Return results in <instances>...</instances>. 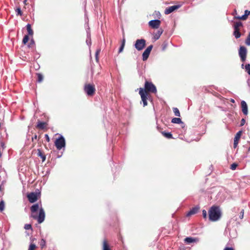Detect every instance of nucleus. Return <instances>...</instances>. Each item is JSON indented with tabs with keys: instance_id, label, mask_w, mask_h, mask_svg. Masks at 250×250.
I'll use <instances>...</instances> for the list:
<instances>
[{
	"instance_id": "obj_39",
	"label": "nucleus",
	"mask_w": 250,
	"mask_h": 250,
	"mask_svg": "<svg viewBox=\"0 0 250 250\" xmlns=\"http://www.w3.org/2000/svg\"><path fill=\"white\" fill-rule=\"evenodd\" d=\"M244 215V209H242L240 212L239 217L240 219H243Z\"/></svg>"
},
{
	"instance_id": "obj_32",
	"label": "nucleus",
	"mask_w": 250,
	"mask_h": 250,
	"mask_svg": "<svg viewBox=\"0 0 250 250\" xmlns=\"http://www.w3.org/2000/svg\"><path fill=\"white\" fill-rule=\"evenodd\" d=\"M245 70L250 75V64H245Z\"/></svg>"
},
{
	"instance_id": "obj_19",
	"label": "nucleus",
	"mask_w": 250,
	"mask_h": 250,
	"mask_svg": "<svg viewBox=\"0 0 250 250\" xmlns=\"http://www.w3.org/2000/svg\"><path fill=\"white\" fill-rule=\"evenodd\" d=\"M234 31L233 34L236 38H239L241 37V34L240 32V28H236L235 26H233Z\"/></svg>"
},
{
	"instance_id": "obj_23",
	"label": "nucleus",
	"mask_w": 250,
	"mask_h": 250,
	"mask_svg": "<svg viewBox=\"0 0 250 250\" xmlns=\"http://www.w3.org/2000/svg\"><path fill=\"white\" fill-rule=\"evenodd\" d=\"M172 123L181 124L182 123V120L180 118H173L171 120Z\"/></svg>"
},
{
	"instance_id": "obj_35",
	"label": "nucleus",
	"mask_w": 250,
	"mask_h": 250,
	"mask_svg": "<svg viewBox=\"0 0 250 250\" xmlns=\"http://www.w3.org/2000/svg\"><path fill=\"white\" fill-rule=\"evenodd\" d=\"M238 166V164L236 163H233L231 165L230 168L232 170L236 169L237 167Z\"/></svg>"
},
{
	"instance_id": "obj_31",
	"label": "nucleus",
	"mask_w": 250,
	"mask_h": 250,
	"mask_svg": "<svg viewBox=\"0 0 250 250\" xmlns=\"http://www.w3.org/2000/svg\"><path fill=\"white\" fill-rule=\"evenodd\" d=\"M101 49H98L96 51V53H95V58H96V61H99V54L101 52Z\"/></svg>"
},
{
	"instance_id": "obj_28",
	"label": "nucleus",
	"mask_w": 250,
	"mask_h": 250,
	"mask_svg": "<svg viewBox=\"0 0 250 250\" xmlns=\"http://www.w3.org/2000/svg\"><path fill=\"white\" fill-rule=\"evenodd\" d=\"M243 26V24L242 22L238 21V22H234L233 26H235L236 28H240L241 26Z\"/></svg>"
},
{
	"instance_id": "obj_7",
	"label": "nucleus",
	"mask_w": 250,
	"mask_h": 250,
	"mask_svg": "<svg viewBox=\"0 0 250 250\" xmlns=\"http://www.w3.org/2000/svg\"><path fill=\"white\" fill-rule=\"evenodd\" d=\"M65 139L62 136H61L59 138L57 139L55 142V145L58 150H61L63 147L65 146Z\"/></svg>"
},
{
	"instance_id": "obj_11",
	"label": "nucleus",
	"mask_w": 250,
	"mask_h": 250,
	"mask_svg": "<svg viewBox=\"0 0 250 250\" xmlns=\"http://www.w3.org/2000/svg\"><path fill=\"white\" fill-rule=\"evenodd\" d=\"M179 7L180 6H179V5H174V6L168 7L165 9L164 13L166 15L169 14V13L173 12V11L175 10H176V9L179 8Z\"/></svg>"
},
{
	"instance_id": "obj_36",
	"label": "nucleus",
	"mask_w": 250,
	"mask_h": 250,
	"mask_svg": "<svg viewBox=\"0 0 250 250\" xmlns=\"http://www.w3.org/2000/svg\"><path fill=\"white\" fill-rule=\"evenodd\" d=\"M45 244H46L45 240H44V239H42L40 244L41 248H42V249L44 247V246H45Z\"/></svg>"
},
{
	"instance_id": "obj_21",
	"label": "nucleus",
	"mask_w": 250,
	"mask_h": 250,
	"mask_svg": "<svg viewBox=\"0 0 250 250\" xmlns=\"http://www.w3.org/2000/svg\"><path fill=\"white\" fill-rule=\"evenodd\" d=\"M162 134L167 139H173V135L170 132H166V131H162Z\"/></svg>"
},
{
	"instance_id": "obj_38",
	"label": "nucleus",
	"mask_w": 250,
	"mask_h": 250,
	"mask_svg": "<svg viewBox=\"0 0 250 250\" xmlns=\"http://www.w3.org/2000/svg\"><path fill=\"white\" fill-rule=\"evenodd\" d=\"M24 229L26 230H29V229H32V225L31 224H25L24 226Z\"/></svg>"
},
{
	"instance_id": "obj_8",
	"label": "nucleus",
	"mask_w": 250,
	"mask_h": 250,
	"mask_svg": "<svg viewBox=\"0 0 250 250\" xmlns=\"http://www.w3.org/2000/svg\"><path fill=\"white\" fill-rule=\"evenodd\" d=\"M153 47V45H150L144 51L143 55H142L143 61H146L147 60Z\"/></svg>"
},
{
	"instance_id": "obj_50",
	"label": "nucleus",
	"mask_w": 250,
	"mask_h": 250,
	"mask_svg": "<svg viewBox=\"0 0 250 250\" xmlns=\"http://www.w3.org/2000/svg\"><path fill=\"white\" fill-rule=\"evenodd\" d=\"M1 190V187L0 186V191Z\"/></svg>"
},
{
	"instance_id": "obj_33",
	"label": "nucleus",
	"mask_w": 250,
	"mask_h": 250,
	"mask_svg": "<svg viewBox=\"0 0 250 250\" xmlns=\"http://www.w3.org/2000/svg\"><path fill=\"white\" fill-rule=\"evenodd\" d=\"M37 248V246L35 244H30L28 250H35Z\"/></svg>"
},
{
	"instance_id": "obj_46",
	"label": "nucleus",
	"mask_w": 250,
	"mask_h": 250,
	"mask_svg": "<svg viewBox=\"0 0 250 250\" xmlns=\"http://www.w3.org/2000/svg\"><path fill=\"white\" fill-rule=\"evenodd\" d=\"M23 3H25V4H27V0H24L23 1Z\"/></svg>"
},
{
	"instance_id": "obj_26",
	"label": "nucleus",
	"mask_w": 250,
	"mask_h": 250,
	"mask_svg": "<svg viewBox=\"0 0 250 250\" xmlns=\"http://www.w3.org/2000/svg\"><path fill=\"white\" fill-rule=\"evenodd\" d=\"M242 131H239L236 134L234 139L235 140L237 141V143H239V139L242 135Z\"/></svg>"
},
{
	"instance_id": "obj_2",
	"label": "nucleus",
	"mask_w": 250,
	"mask_h": 250,
	"mask_svg": "<svg viewBox=\"0 0 250 250\" xmlns=\"http://www.w3.org/2000/svg\"><path fill=\"white\" fill-rule=\"evenodd\" d=\"M31 212L30 217L36 219L38 223H42L44 221L45 213L42 208H40L38 204H33L30 208Z\"/></svg>"
},
{
	"instance_id": "obj_5",
	"label": "nucleus",
	"mask_w": 250,
	"mask_h": 250,
	"mask_svg": "<svg viewBox=\"0 0 250 250\" xmlns=\"http://www.w3.org/2000/svg\"><path fill=\"white\" fill-rule=\"evenodd\" d=\"M146 41L145 39H137L134 44V47L138 51L142 50L145 47Z\"/></svg>"
},
{
	"instance_id": "obj_47",
	"label": "nucleus",
	"mask_w": 250,
	"mask_h": 250,
	"mask_svg": "<svg viewBox=\"0 0 250 250\" xmlns=\"http://www.w3.org/2000/svg\"><path fill=\"white\" fill-rule=\"evenodd\" d=\"M230 102L232 103H234V100H233V99H231Z\"/></svg>"
},
{
	"instance_id": "obj_49",
	"label": "nucleus",
	"mask_w": 250,
	"mask_h": 250,
	"mask_svg": "<svg viewBox=\"0 0 250 250\" xmlns=\"http://www.w3.org/2000/svg\"><path fill=\"white\" fill-rule=\"evenodd\" d=\"M248 150H249V151L250 150V146L249 147Z\"/></svg>"
},
{
	"instance_id": "obj_15",
	"label": "nucleus",
	"mask_w": 250,
	"mask_h": 250,
	"mask_svg": "<svg viewBox=\"0 0 250 250\" xmlns=\"http://www.w3.org/2000/svg\"><path fill=\"white\" fill-rule=\"evenodd\" d=\"M47 125V124L45 122L38 121L36 127L38 129H45Z\"/></svg>"
},
{
	"instance_id": "obj_45",
	"label": "nucleus",
	"mask_w": 250,
	"mask_h": 250,
	"mask_svg": "<svg viewBox=\"0 0 250 250\" xmlns=\"http://www.w3.org/2000/svg\"><path fill=\"white\" fill-rule=\"evenodd\" d=\"M37 139V135L36 134L34 135L33 137L32 138V141H33L34 139Z\"/></svg>"
},
{
	"instance_id": "obj_17",
	"label": "nucleus",
	"mask_w": 250,
	"mask_h": 250,
	"mask_svg": "<svg viewBox=\"0 0 250 250\" xmlns=\"http://www.w3.org/2000/svg\"><path fill=\"white\" fill-rule=\"evenodd\" d=\"M164 32V30L162 29V28H159V30L157 32H156L154 34V38L155 40H158L161 36V35H162L163 33Z\"/></svg>"
},
{
	"instance_id": "obj_1",
	"label": "nucleus",
	"mask_w": 250,
	"mask_h": 250,
	"mask_svg": "<svg viewBox=\"0 0 250 250\" xmlns=\"http://www.w3.org/2000/svg\"><path fill=\"white\" fill-rule=\"evenodd\" d=\"M157 90L155 85L151 82L147 81H145V87H140L139 88V93L141 96L143 102L144 106L147 104V100L150 96V93H156Z\"/></svg>"
},
{
	"instance_id": "obj_27",
	"label": "nucleus",
	"mask_w": 250,
	"mask_h": 250,
	"mask_svg": "<svg viewBox=\"0 0 250 250\" xmlns=\"http://www.w3.org/2000/svg\"><path fill=\"white\" fill-rule=\"evenodd\" d=\"M173 111L174 112V114L176 116H180V112L178 108L174 107L173 108Z\"/></svg>"
},
{
	"instance_id": "obj_12",
	"label": "nucleus",
	"mask_w": 250,
	"mask_h": 250,
	"mask_svg": "<svg viewBox=\"0 0 250 250\" xmlns=\"http://www.w3.org/2000/svg\"><path fill=\"white\" fill-rule=\"evenodd\" d=\"M235 16L234 17V19H240L241 20H246L248 15H250V11L246 10L245 11V13L242 16H236V11L235 10Z\"/></svg>"
},
{
	"instance_id": "obj_22",
	"label": "nucleus",
	"mask_w": 250,
	"mask_h": 250,
	"mask_svg": "<svg viewBox=\"0 0 250 250\" xmlns=\"http://www.w3.org/2000/svg\"><path fill=\"white\" fill-rule=\"evenodd\" d=\"M26 29L28 31V35L32 36L34 34L33 29H32L30 24H27L26 25Z\"/></svg>"
},
{
	"instance_id": "obj_25",
	"label": "nucleus",
	"mask_w": 250,
	"mask_h": 250,
	"mask_svg": "<svg viewBox=\"0 0 250 250\" xmlns=\"http://www.w3.org/2000/svg\"><path fill=\"white\" fill-rule=\"evenodd\" d=\"M125 39H123V41L122 42L121 45L119 49V53H121L124 50V48L125 46Z\"/></svg>"
},
{
	"instance_id": "obj_24",
	"label": "nucleus",
	"mask_w": 250,
	"mask_h": 250,
	"mask_svg": "<svg viewBox=\"0 0 250 250\" xmlns=\"http://www.w3.org/2000/svg\"><path fill=\"white\" fill-rule=\"evenodd\" d=\"M36 75L37 76V81L41 83L43 80L44 77L43 75L41 73H36Z\"/></svg>"
},
{
	"instance_id": "obj_34",
	"label": "nucleus",
	"mask_w": 250,
	"mask_h": 250,
	"mask_svg": "<svg viewBox=\"0 0 250 250\" xmlns=\"http://www.w3.org/2000/svg\"><path fill=\"white\" fill-rule=\"evenodd\" d=\"M245 43L248 45H250V32L245 40Z\"/></svg>"
},
{
	"instance_id": "obj_41",
	"label": "nucleus",
	"mask_w": 250,
	"mask_h": 250,
	"mask_svg": "<svg viewBox=\"0 0 250 250\" xmlns=\"http://www.w3.org/2000/svg\"><path fill=\"white\" fill-rule=\"evenodd\" d=\"M238 143H237V141H236L235 140V139L234 138V143H233V147L235 148H236L237 145H238Z\"/></svg>"
},
{
	"instance_id": "obj_30",
	"label": "nucleus",
	"mask_w": 250,
	"mask_h": 250,
	"mask_svg": "<svg viewBox=\"0 0 250 250\" xmlns=\"http://www.w3.org/2000/svg\"><path fill=\"white\" fill-rule=\"evenodd\" d=\"M29 40V36L25 35L22 40V43L23 44L27 43V42H28Z\"/></svg>"
},
{
	"instance_id": "obj_37",
	"label": "nucleus",
	"mask_w": 250,
	"mask_h": 250,
	"mask_svg": "<svg viewBox=\"0 0 250 250\" xmlns=\"http://www.w3.org/2000/svg\"><path fill=\"white\" fill-rule=\"evenodd\" d=\"M203 217L204 219H207L208 217L207 211L205 210V209H203L202 210Z\"/></svg>"
},
{
	"instance_id": "obj_6",
	"label": "nucleus",
	"mask_w": 250,
	"mask_h": 250,
	"mask_svg": "<svg viewBox=\"0 0 250 250\" xmlns=\"http://www.w3.org/2000/svg\"><path fill=\"white\" fill-rule=\"evenodd\" d=\"M248 50L246 47L245 46H240V49L238 51L239 56L241 59V61L242 62H245L247 55Z\"/></svg>"
},
{
	"instance_id": "obj_16",
	"label": "nucleus",
	"mask_w": 250,
	"mask_h": 250,
	"mask_svg": "<svg viewBox=\"0 0 250 250\" xmlns=\"http://www.w3.org/2000/svg\"><path fill=\"white\" fill-rule=\"evenodd\" d=\"M198 238L192 237H187L184 239L185 242H186L187 244H190V243L196 242H198Z\"/></svg>"
},
{
	"instance_id": "obj_43",
	"label": "nucleus",
	"mask_w": 250,
	"mask_h": 250,
	"mask_svg": "<svg viewBox=\"0 0 250 250\" xmlns=\"http://www.w3.org/2000/svg\"><path fill=\"white\" fill-rule=\"evenodd\" d=\"M45 138L46 141H47V142H49L50 138H49V135L48 134H45Z\"/></svg>"
},
{
	"instance_id": "obj_9",
	"label": "nucleus",
	"mask_w": 250,
	"mask_h": 250,
	"mask_svg": "<svg viewBox=\"0 0 250 250\" xmlns=\"http://www.w3.org/2000/svg\"><path fill=\"white\" fill-rule=\"evenodd\" d=\"M161 21L159 20L150 21L148 25L152 28H159L161 25Z\"/></svg>"
},
{
	"instance_id": "obj_44",
	"label": "nucleus",
	"mask_w": 250,
	"mask_h": 250,
	"mask_svg": "<svg viewBox=\"0 0 250 250\" xmlns=\"http://www.w3.org/2000/svg\"><path fill=\"white\" fill-rule=\"evenodd\" d=\"M224 250H234V248L231 247H226Z\"/></svg>"
},
{
	"instance_id": "obj_48",
	"label": "nucleus",
	"mask_w": 250,
	"mask_h": 250,
	"mask_svg": "<svg viewBox=\"0 0 250 250\" xmlns=\"http://www.w3.org/2000/svg\"><path fill=\"white\" fill-rule=\"evenodd\" d=\"M32 44H34L33 41H32L31 42H30L29 46H31V45H32Z\"/></svg>"
},
{
	"instance_id": "obj_10",
	"label": "nucleus",
	"mask_w": 250,
	"mask_h": 250,
	"mask_svg": "<svg viewBox=\"0 0 250 250\" xmlns=\"http://www.w3.org/2000/svg\"><path fill=\"white\" fill-rule=\"evenodd\" d=\"M27 198L30 203L35 202L38 200L37 194L36 192H30L28 194Z\"/></svg>"
},
{
	"instance_id": "obj_51",
	"label": "nucleus",
	"mask_w": 250,
	"mask_h": 250,
	"mask_svg": "<svg viewBox=\"0 0 250 250\" xmlns=\"http://www.w3.org/2000/svg\"><path fill=\"white\" fill-rule=\"evenodd\" d=\"M1 156V153L0 152V158Z\"/></svg>"
},
{
	"instance_id": "obj_4",
	"label": "nucleus",
	"mask_w": 250,
	"mask_h": 250,
	"mask_svg": "<svg viewBox=\"0 0 250 250\" xmlns=\"http://www.w3.org/2000/svg\"><path fill=\"white\" fill-rule=\"evenodd\" d=\"M83 89L88 96H93L95 94L96 88L94 83H86Z\"/></svg>"
},
{
	"instance_id": "obj_3",
	"label": "nucleus",
	"mask_w": 250,
	"mask_h": 250,
	"mask_svg": "<svg viewBox=\"0 0 250 250\" xmlns=\"http://www.w3.org/2000/svg\"><path fill=\"white\" fill-rule=\"evenodd\" d=\"M208 219L210 221H217L222 217V212L219 206H212L208 209Z\"/></svg>"
},
{
	"instance_id": "obj_42",
	"label": "nucleus",
	"mask_w": 250,
	"mask_h": 250,
	"mask_svg": "<svg viewBox=\"0 0 250 250\" xmlns=\"http://www.w3.org/2000/svg\"><path fill=\"white\" fill-rule=\"evenodd\" d=\"M245 122H246V120L244 119V118H242L241 121L240 126H243V125H245Z\"/></svg>"
},
{
	"instance_id": "obj_29",
	"label": "nucleus",
	"mask_w": 250,
	"mask_h": 250,
	"mask_svg": "<svg viewBox=\"0 0 250 250\" xmlns=\"http://www.w3.org/2000/svg\"><path fill=\"white\" fill-rule=\"evenodd\" d=\"M4 207H5L4 202L3 201V200H1V201L0 202V211H3L4 209Z\"/></svg>"
},
{
	"instance_id": "obj_18",
	"label": "nucleus",
	"mask_w": 250,
	"mask_h": 250,
	"mask_svg": "<svg viewBox=\"0 0 250 250\" xmlns=\"http://www.w3.org/2000/svg\"><path fill=\"white\" fill-rule=\"evenodd\" d=\"M103 250H112L110 248L109 244L107 240H104L103 242Z\"/></svg>"
},
{
	"instance_id": "obj_14",
	"label": "nucleus",
	"mask_w": 250,
	"mask_h": 250,
	"mask_svg": "<svg viewBox=\"0 0 250 250\" xmlns=\"http://www.w3.org/2000/svg\"><path fill=\"white\" fill-rule=\"evenodd\" d=\"M199 208L200 207H199V206H195V207L191 208V209L187 213V217H189V216L194 215V214L197 213Z\"/></svg>"
},
{
	"instance_id": "obj_13",
	"label": "nucleus",
	"mask_w": 250,
	"mask_h": 250,
	"mask_svg": "<svg viewBox=\"0 0 250 250\" xmlns=\"http://www.w3.org/2000/svg\"><path fill=\"white\" fill-rule=\"evenodd\" d=\"M241 104L243 113L245 115H247L248 114V108L247 103L245 101H242Z\"/></svg>"
},
{
	"instance_id": "obj_20",
	"label": "nucleus",
	"mask_w": 250,
	"mask_h": 250,
	"mask_svg": "<svg viewBox=\"0 0 250 250\" xmlns=\"http://www.w3.org/2000/svg\"><path fill=\"white\" fill-rule=\"evenodd\" d=\"M38 156H39L42 159V162H44L46 160V155L42 151L41 149H38Z\"/></svg>"
},
{
	"instance_id": "obj_40",
	"label": "nucleus",
	"mask_w": 250,
	"mask_h": 250,
	"mask_svg": "<svg viewBox=\"0 0 250 250\" xmlns=\"http://www.w3.org/2000/svg\"><path fill=\"white\" fill-rule=\"evenodd\" d=\"M16 11L18 13V15H22V11L21 10V9L20 8H17Z\"/></svg>"
}]
</instances>
